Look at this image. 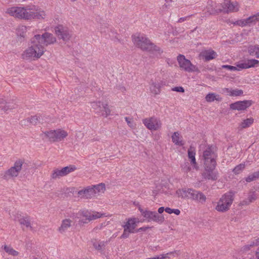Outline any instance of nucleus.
<instances>
[{"instance_id": "nucleus-39", "label": "nucleus", "mask_w": 259, "mask_h": 259, "mask_svg": "<svg viewBox=\"0 0 259 259\" xmlns=\"http://www.w3.org/2000/svg\"><path fill=\"white\" fill-rule=\"evenodd\" d=\"M253 122V119L250 118L244 120L240 124L241 128H245L250 126Z\"/></svg>"}, {"instance_id": "nucleus-10", "label": "nucleus", "mask_w": 259, "mask_h": 259, "mask_svg": "<svg viewBox=\"0 0 259 259\" xmlns=\"http://www.w3.org/2000/svg\"><path fill=\"white\" fill-rule=\"evenodd\" d=\"M34 41L40 42V44H44V46H48L56 43L57 39L53 34L49 32H45L42 35H35Z\"/></svg>"}, {"instance_id": "nucleus-49", "label": "nucleus", "mask_w": 259, "mask_h": 259, "mask_svg": "<svg viewBox=\"0 0 259 259\" xmlns=\"http://www.w3.org/2000/svg\"><path fill=\"white\" fill-rule=\"evenodd\" d=\"M222 68L224 69H226L230 71H237L239 70V69H238V68L233 66H231L229 65H223L222 66Z\"/></svg>"}, {"instance_id": "nucleus-11", "label": "nucleus", "mask_w": 259, "mask_h": 259, "mask_svg": "<svg viewBox=\"0 0 259 259\" xmlns=\"http://www.w3.org/2000/svg\"><path fill=\"white\" fill-rule=\"evenodd\" d=\"M6 13L9 16L19 19L25 20V7H12L6 10Z\"/></svg>"}, {"instance_id": "nucleus-34", "label": "nucleus", "mask_w": 259, "mask_h": 259, "mask_svg": "<svg viewBox=\"0 0 259 259\" xmlns=\"http://www.w3.org/2000/svg\"><path fill=\"white\" fill-rule=\"evenodd\" d=\"M3 249L9 255H12L13 256H18L19 254V252L14 249L11 246L7 245H4L3 247Z\"/></svg>"}, {"instance_id": "nucleus-53", "label": "nucleus", "mask_w": 259, "mask_h": 259, "mask_svg": "<svg viewBox=\"0 0 259 259\" xmlns=\"http://www.w3.org/2000/svg\"><path fill=\"white\" fill-rule=\"evenodd\" d=\"M172 90L174 91L178 92H181V93L184 92V89L182 87H175V88H174L172 89Z\"/></svg>"}, {"instance_id": "nucleus-30", "label": "nucleus", "mask_w": 259, "mask_h": 259, "mask_svg": "<svg viewBox=\"0 0 259 259\" xmlns=\"http://www.w3.org/2000/svg\"><path fill=\"white\" fill-rule=\"evenodd\" d=\"M64 175L63 174V171L62 168L59 169L56 168L54 169L51 174V178L53 180H57L59 179L62 177H64Z\"/></svg>"}, {"instance_id": "nucleus-64", "label": "nucleus", "mask_w": 259, "mask_h": 259, "mask_svg": "<svg viewBox=\"0 0 259 259\" xmlns=\"http://www.w3.org/2000/svg\"><path fill=\"white\" fill-rule=\"evenodd\" d=\"M166 3H168L169 2H170L171 0H165Z\"/></svg>"}, {"instance_id": "nucleus-27", "label": "nucleus", "mask_w": 259, "mask_h": 259, "mask_svg": "<svg viewBox=\"0 0 259 259\" xmlns=\"http://www.w3.org/2000/svg\"><path fill=\"white\" fill-rule=\"evenodd\" d=\"M195 155V148L191 145L188 150V156L190 160L191 164L194 165L196 164Z\"/></svg>"}, {"instance_id": "nucleus-20", "label": "nucleus", "mask_w": 259, "mask_h": 259, "mask_svg": "<svg viewBox=\"0 0 259 259\" xmlns=\"http://www.w3.org/2000/svg\"><path fill=\"white\" fill-rule=\"evenodd\" d=\"M15 104H12L11 100L6 98L5 97H0V108L4 110H8L15 108Z\"/></svg>"}, {"instance_id": "nucleus-22", "label": "nucleus", "mask_w": 259, "mask_h": 259, "mask_svg": "<svg viewBox=\"0 0 259 259\" xmlns=\"http://www.w3.org/2000/svg\"><path fill=\"white\" fill-rule=\"evenodd\" d=\"M190 198L201 203H204L206 199V196L202 192L194 189Z\"/></svg>"}, {"instance_id": "nucleus-59", "label": "nucleus", "mask_w": 259, "mask_h": 259, "mask_svg": "<svg viewBox=\"0 0 259 259\" xmlns=\"http://www.w3.org/2000/svg\"><path fill=\"white\" fill-rule=\"evenodd\" d=\"M119 90H120L121 92H123L124 91H126V89L124 87H120V88H119Z\"/></svg>"}, {"instance_id": "nucleus-6", "label": "nucleus", "mask_w": 259, "mask_h": 259, "mask_svg": "<svg viewBox=\"0 0 259 259\" xmlns=\"http://www.w3.org/2000/svg\"><path fill=\"white\" fill-rule=\"evenodd\" d=\"M25 20L44 19L46 17V12L37 6H27L25 7Z\"/></svg>"}, {"instance_id": "nucleus-40", "label": "nucleus", "mask_w": 259, "mask_h": 259, "mask_svg": "<svg viewBox=\"0 0 259 259\" xmlns=\"http://www.w3.org/2000/svg\"><path fill=\"white\" fill-rule=\"evenodd\" d=\"M227 93L231 96H238L243 94V91L239 89L229 90L226 89Z\"/></svg>"}, {"instance_id": "nucleus-35", "label": "nucleus", "mask_w": 259, "mask_h": 259, "mask_svg": "<svg viewBox=\"0 0 259 259\" xmlns=\"http://www.w3.org/2000/svg\"><path fill=\"white\" fill-rule=\"evenodd\" d=\"M103 217H106L105 213H101V212H97L95 211H91L89 222L97 220Z\"/></svg>"}, {"instance_id": "nucleus-46", "label": "nucleus", "mask_w": 259, "mask_h": 259, "mask_svg": "<svg viewBox=\"0 0 259 259\" xmlns=\"http://www.w3.org/2000/svg\"><path fill=\"white\" fill-rule=\"evenodd\" d=\"M79 214H80V216L85 218L86 220L89 222L91 211H89L88 210H80L79 211Z\"/></svg>"}, {"instance_id": "nucleus-41", "label": "nucleus", "mask_w": 259, "mask_h": 259, "mask_svg": "<svg viewBox=\"0 0 259 259\" xmlns=\"http://www.w3.org/2000/svg\"><path fill=\"white\" fill-rule=\"evenodd\" d=\"M245 167V163H240L236 165L233 169L232 171L234 174L237 175L242 172Z\"/></svg>"}, {"instance_id": "nucleus-4", "label": "nucleus", "mask_w": 259, "mask_h": 259, "mask_svg": "<svg viewBox=\"0 0 259 259\" xmlns=\"http://www.w3.org/2000/svg\"><path fill=\"white\" fill-rule=\"evenodd\" d=\"M45 137L51 143L63 141L68 136L67 131L63 128L49 130L44 133Z\"/></svg>"}, {"instance_id": "nucleus-43", "label": "nucleus", "mask_w": 259, "mask_h": 259, "mask_svg": "<svg viewBox=\"0 0 259 259\" xmlns=\"http://www.w3.org/2000/svg\"><path fill=\"white\" fill-rule=\"evenodd\" d=\"M249 52L250 55L254 54L256 57L259 58V45H255L250 47Z\"/></svg>"}, {"instance_id": "nucleus-31", "label": "nucleus", "mask_w": 259, "mask_h": 259, "mask_svg": "<svg viewBox=\"0 0 259 259\" xmlns=\"http://www.w3.org/2000/svg\"><path fill=\"white\" fill-rule=\"evenodd\" d=\"M256 199V195L255 191H250L248 196V198L246 200L242 201L241 202L242 205H248L250 202L254 201Z\"/></svg>"}, {"instance_id": "nucleus-50", "label": "nucleus", "mask_w": 259, "mask_h": 259, "mask_svg": "<svg viewBox=\"0 0 259 259\" xmlns=\"http://www.w3.org/2000/svg\"><path fill=\"white\" fill-rule=\"evenodd\" d=\"M237 68H239L240 69H247V66L246 62V60L242 62H239L237 64Z\"/></svg>"}, {"instance_id": "nucleus-8", "label": "nucleus", "mask_w": 259, "mask_h": 259, "mask_svg": "<svg viewBox=\"0 0 259 259\" xmlns=\"http://www.w3.org/2000/svg\"><path fill=\"white\" fill-rule=\"evenodd\" d=\"M91 108L97 113H101L102 115L107 117L111 113V110L107 104L101 101H94L90 103Z\"/></svg>"}, {"instance_id": "nucleus-9", "label": "nucleus", "mask_w": 259, "mask_h": 259, "mask_svg": "<svg viewBox=\"0 0 259 259\" xmlns=\"http://www.w3.org/2000/svg\"><path fill=\"white\" fill-rule=\"evenodd\" d=\"M177 61L179 66L182 70L188 72H192L196 71V66L192 64L191 61L186 59L185 56L179 55L177 57Z\"/></svg>"}, {"instance_id": "nucleus-60", "label": "nucleus", "mask_w": 259, "mask_h": 259, "mask_svg": "<svg viewBox=\"0 0 259 259\" xmlns=\"http://www.w3.org/2000/svg\"><path fill=\"white\" fill-rule=\"evenodd\" d=\"M256 259H259V247L257 248L256 251Z\"/></svg>"}, {"instance_id": "nucleus-7", "label": "nucleus", "mask_w": 259, "mask_h": 259, "mask_svg": "<svg viewBox=\"0 0 259 259\" xmlns=\"http://www.w3.org/2000/svg\"><path fill=\"white\" fill-rule=\"evenodd\" d=\"M200 152L201 150L199 151ZM201 160L204 165L217 164V155L214 151L212 146H208L202 152Z\"/></svg>"}, {"instance_id": "nucleus-38", "label": "nucleus", "mask_w": 259, "mask_h": 259, "mask_svg": "<svg viewBox=\"0 0 259 259\" xmlns=\"http://www.w3.org/2000/svg\"><path fill=\"white\" fill-rule=\"evenodd\" d=\"M205 100L208 102H212L214 100L220 101V98L219 95L214 93H209L206 96Z\"/></svg>"}, {"instance_id": "nucleus-56", "label": "nucleus", "mask_w": 259, "mask_h": 259, "mask_svg": "<svg viewBox=\"0 0 259 259\" xmlns=\"http://www.w3.org/2000/svg\"><path fill=\"white\" fill-rule=\"evenodd\" d=\"M254 243L255 241L254 240H252L250 242V243L248 244L249 245L250 248L254 246H255V244Z\"/></svg>"}, {"instance_id": "nucleus-19", "label": "nucleus", "mask_w": 259, "mask_h": 259, "mask_svg": "<svg viewBox=\"0 0 259 259\" xmlns=\"http://www.w3.org/2000/svg\"><path fill=\"white\" fill-rule=\"evenodd\" d=\"M139 210L142 213V215L148 221H156L159 219V215L156 212L144 210L141 207L139 208Z\"/></svg>"}, {"instance_id": "nucleus-13", "label": "nucleus", "mask_w": 259, "mask_h": 259, "mask_svg": "<svg viewBox=\"0 0 259 259\" xmlns=\"http://www.w3.org/2000/svg\"><path fill=\"white\" fill-rule=\"evenodd\" d=\"M55 33L59 39L64 41H69L72 37L71 31L62 25H59L55 28Z\"/></svg>"}, {"instance_id": "nucleus-54", "label": "nucleus", "mask_w": 259, "mask_h": 259, "mask_svg": "<svg viewBox=\"0 0 259 259\" xmlns=\"http://www.w3.org/2000/svg\"><path fill=\"white\" fill-rule=\"evenodd\" d=\"M190 17H191V16H186L185 17H181L178 20V22L182 23L185 21L188 20L189 19Z\"/></svg>"}, {"instance_id": "nucleus-26", "label": "nucleus", "mask_w": 259, "mask_h": 259, "mask_svg": "<svg viewBox=\"0 0 259 259\" xmlns=\"http://www.w3.org/2000/svg\"><path fill=\"white\" fill-rule=\"evenodd\" d=\"M139 222V220L136 218L129 219L125 225L123 226V227L124 228L127 229V230L134 233V230L137 227V223Z\"/></svg>"}, {"instance_id": "nucleus-61", "label": "nucleus", "mask_w": 259, "mask_h": 259, "mask_svg": "<svg viewBox=\"0 0 259 259\" xmlns=\"http://www.w3.org/2000/svg\"><path fill=\"white\" fill-rule=\"evenodd\" d=\"M255 241V246L259 245V238L253 240Z\"/></svg>"}, {"instance_id": "nucleus-48", "label": "nucleus", "mask_w": 259, "mask_h": 259, "mask_svg": "<svg viewBox=\"0 0 259 259\" xmlns=\"http://www.w3.org/2000/svg\"><path fill=\"white\" fill-rule=\"evenodd\" d=\"M177 254V253L176 251L175 252H170L169 253H166L165 254L163 253V259H166L167 258H171L172 257L175 256V255Z\"/></svg>"}, {"instance_id": "nucleus-62", "label": "nucleus", "mask_w": 259, "mask_h": 259, "mask_svg": "<svg viewBox=\"0 0 259 259\" xmlns=\"http://www.w3.org/2000/svg\"><path fill=\"white\" fill-rule=\"evenodd\" d=\"M257 17H258V19H257V22H258V24H257V29H258V30L259 31V12L257 13Z\"/></svg>"}, {"instance_id": "nucleus-23", "label": "nucleus", "mask_w": 259, "mask_h": 259, "mask_svg": "<svg viewBox=\"0 0 259 259\" xmlns=\"http://www.w3.org/2000/svg\"><path fill=\"white\" fill-rule=\"evenodd\" d=\"M200 56L205 61H209L214 59L217 55L213 50L209 49L202 52Z\"/></svg>"}, {"instance_id": "nucleus-45", "label": "nucleus", "mask_w": 259, "mask_h": 259, "mask_svg": "<svg viewBox=\"0 0 259 259\" xmlns=\"http://www.w3.org/2000/svg\"><path fill=\"white\" fill-rule=\"evenodd\" d=\"M128 126L132 129H135L136 128V123L133 118L129 117H125L124 118Z\"/></svg>"}, {"instance_id": "nucleus-36", "label": "nucleus", "mask_w": 259, "mask_h": 259, "mask_svg": "<svg viewBox=\"0 0 259 259\" xmlns=\"http://www.w3.org/2000/svg\"><path fill=\"white\" fill-rule=\"evenodd\" d=\"M259 178V169L258 170L250 174L247 177L244 178L245 181L247 183L255 181Z\"/></svg>"}, {"instance_id": "nucleus-28", "label": "nucleus", "mask_w": 259, "mask_h": 259, "mask_svg": "<svg viewBox=\"0 0 259 259\" xmlns=\"http://www.w3.org/2000/svg\"><path fill=\"white\" fill-rule=\"evenodd\" d=\"M150 90L151 94L156 96L160 94L161 92V84L159 82H154L151 84L150 87Z\"/></svg>"}, {"instance_id": "nucleus-17", "label": "nucleus", "mask_w": 259, "mask_h": 259, "mask_svg": "<svg viewBox=\"0 0 259 259\" xmlns=\"http://www.w3.org/2000/svg\"><path fill=\"white\" fill-rule=\"evenodd\" d=\"M94 191L91 186H88L79 190L77 192V196L81 199H90L94 198Z\"/></svg>"}, {"instance_id": "nucleus-12", "label": "nucleus", "mask_w": 259, "mask_h": 259, "mask_svg": "<svg viewBox=\"0 0 259 259\" xmlns=\"http://www.w3.org/2000/svg\"><path fill=\"white\" fill-rule=\"evenodd\" d=\"M217 164L204 165V170L202 176L206 180L215 181L218 178V173L214 171Z\"/></svg>"}, {"instance_id": "nucleus-3", "label": "nucleus", "mask_w": 259, "mask_h": 259, "mask_svg": "<svg viewBox=\"0 0 259 259\" xmlns=\"http://www.w3.org/2000/svg\"><path fill=\"white\" fill-rule=\"evenodd\" d=\"M34 40V36L31 39V46L26 49L22 54L25 60L37 59L44 54L45 48L40 42Z\"/></svg>"}, {"instance_id": "nucleus-55", "label": "nucleus", "mask_w": 259, "mask_h": 259, "mask_svg": "<svg viewBox=\"0 0 259 259\" xmlns=\"http://www.w3.org/2000/svg\"><path fill=\"white\" fill-rule=\"evenodd\" d=\"M242 249H243V250H244V251H246V250H247L250 249V247H249V245L247 244V245H244V246L242 247Z\"/></svg>"}, {"instance_id": "nucleus-58", "label": "nucleus", "mask_w": 259, "mask_h": 259, "mask_svg": "<svg viewBox=\"0 0 259 259\" xmlns=\"http://www.w3.org/2000/svg\"><path fill=\"white\" fill-rule=\"evenodd\" d=\"M146 259H162V256H154V257H152L147 258Z\"/></svg>"}, {"instance_id": "nucleus-63", "label": "nucleus", "mask_w": 259, "mask_h": 259, "mask_svg": "<svg viewBox=\"0 0 259 259\" xmlns=\"http://www.w3.org/2000/svg\"><path fill=\"white\" fill-rule=\"evenodd\" d=\"M158 211L159 213H162V207L158 208Z\"/></svg>"}, {"instance_id": "nucleus-52", "label": "nucleus", "mask_w": 259, "mask_h": 259, "mask_svg": "<svg viewBox=\"0 0 259 259\" xmlns=\"http://www.w3.org/2000/svg\"><path fill=\"white\" fill-rule=\"evenodd\" d=\"M38 120V119L37 116H33L30 117L28 121H29L30 123H31L33 124H36Z\"/></svg>"}, {"instance_id": "nucleus-42", "label": "nucleus", "mask_w": 259, "mask_h": 259, "mask_svg": "<svg viewBox=\"0 0 259 259\" xmlns=\"http://www.w3.org/2000/svg\"><path fill=\"white\" fill-rule=\"evenodd\" d=\"M247 68L254 67L259 65V61L256 59H249L246 60Z\"/></svg>"}, {"instance_id": "nucleus-21", "label": "nucleus", "mask_w": 259, "mask_h": 259, "mask_svg": "<svg viewBox=\"0 0 259 259\" xmlns=\"http://www.w3.org/2000/svg\"><path fill=\"white\" fill-rule=\"evenodd\" d=\"M72 221L70 219H65L62 221L60 226L58 228V231L60 234L66 233L71 227Z\"/></svg>"}, {"instance_id": "nucleus-18", "label": "nucleus", "mask_w": 259, "mask_h": 259, "mask_svg": "<svg viewBox=\"0 0 259 259\" xmlns=\"http://www.w3.org/2000/svg\"><path fill=\"white\" fill-rule=\"evenodd\" d=\"M257 13L256 15L250 16L249 17L235 21L234 24L243 27L245 26H251L256 21H257Z\"/></svg>"}, {"instance_id": "nucleus-15", "label": "nucleus", "mask_w": 259, "mask_h": 259, "mask_svg": "<svg viewBox=\"0 0 259 259\" xmlns=\"http://www.w3.org/2000/svg\"><path fill=\"white\" fill-rule=\"evenodd\" d=\"M143 123L150 130H157L160 124V121L154 117L144 119Z\"/></svg>"}, {"instance_id": "nucleus-47", "label": "nucleus", "mask_w": 259, "mask_h": 259, "mask_svg": "<svg viewBox=\"0 0 259 259\" xmlns=\"http://www.w3.org/2000/svg\"><path fill=\"white\" fill-rule=\"evenodd\" d=\"M165 210V211L169 214H171L172 213H174L176 215H179L180 213V210L178 209H171L169 207H166V208H164L163 207V211Z\"/></svg>"}, {"instance_id": "nucleus-37", "label": "nucleus", "mask_w": 259, "mask_h": 259, "mask_svg": "<svg viewBox=\"0 0 259 259\" xmlns=\"http://www.w3.org/2000/svg\"><path fill=\"white\" fill-rule=\"evenodd\" d=\"M62 168L64 177L74 172L76 170L77 168L74 165H69L67 166L64 167Z\"/></svg>"}, {"instance_id": "nucleus-33", "label": "nucleus", "mask_w": 259, "mask_h": 259, "mask_svg": "<svg viewBox=\"0 0 259 259\" xmlns=\"http://www.w3.org/2000/svg\"><path fill=\"white\" fill-rule=\"evenodd\" d=\"M18 222L19 224L21 225L25 226L26 228H29L31 230H32V227L31 225L30 220L29 217H23L20 218Z\"/></svg>"}, {"instance_id": "nucleus-25", "label": "nucleus", "mask_w": 259, "mask_h": 259, "mask_svg": "<svg viewBox=\"0 0 259 259\" xmlns=\"http://www.w3.org/2000/svg\"><path fill=\"white\" fill-rule=\"evenodd\" d=\"M193 192V189L184 188L178 190L176 192V193L179 197L183 198H190L191 195V193H192Z\"/></svg>"}, {"instance_id": "nucleus-1", "label": "nucleus", "mask_w": 259, "mask_h": 259, "mask_svg": "<svg viewBox=\"0 0 259 259\" xmlns=\"http://www.w3.org/2000/svg\"><path fill=\"white\" fill-rule=\"evenodd\" d=\"M31 163L26 161L24 158H17L14 162L13 165L5 170L2 175V179L6 181L14 180L20 175L21 171L28 170Z\"/></svg>"}, {"instance_id": "nucleus-16", "label": "nucleus", "mask_w": 259, "mask_h": 259, "mask_svg": "<svg viewBox=\"0 0 259 259\" xmlns=\"http://www.w3.org/2000/svg\"><path fill=\"white\" fill-rule=\"evenodd\" d=\"M252 102L251 100H244L236 102L230 105V108L232 110H237L238 111L244 110L252 104Z\"/></svg>"}, {"instance_id": "nucleus-57", "label": "nucleus", "mask_w": 259, "mask_h": 259, "mask_svg": "<svg viewBox=\"0 0 259 259\" xmlns=\"http://www.w3.org/2000/svg\"><path fill=\"white\" fill-rule=\"evenodd\" d=\"M102 225H103L102 224L100 227H96L95 228H94L93 231L97 232V231L101 229Z\"/></svg>"}, {"instance_id": "nucleus-44", "label": "nucleus", "mask_w": 259, "mask_h": 259, "mask_svg": "<svg viewBox=\"0 0 259 259\" xmlns=\"http://www.w3.org/2000/svg\"><path fill=\"white\" fill-rule=\"evenodd\" d=\"M27 31V27L25 26H19L16 29L17 34L21 37H24Z\"/></svg>"}, {"instance_id": "nucleus-24", "label": "nucleus", "mask_w": 259, "mask_h": 259, "mask_svg": "<svg viewBox=\"0 0 259 259\" xmlns=\"http://www.w3.org/2000/svg\"><path fill=\"white\" fill-rule=\"evenodd\" d=\"M93 190L94 191V197H96L97 196L103 194L106 190L105 185L103 183H100L98 185L91 186Z\"/></svg>"}, {"instance_id": "nucleus-29", "label": "nucleus", "mask_w": 259, "mask_h": 259, "mask_svg": "<svg viewBox=\"0 0 259 259\" xmlns=\"http://www.w3.org/2000/svg\"><path fill=\"white\" fill-rule=\"evenodd\" d=\"M93 245L95 249L98 251H102L105 247L106 242L101 240H94L92 241Z\"/></svg>"}, {"instance_id": "nucleus-5", "label": "nucleus", "mask_w": 259, "mask_h": 259, "mask_svg": "<svg viewBox=\"0 0 259 259\" xmlns=\"http://www.w3.org/2000/svg\"><path fill=\"white\" fill-rule=\"evenodd\" d=\"M234 198V193L233 191L226 193L220 198L215 206V209L222 212L228 211L233 202Z\"/></svg>"}, {"instance_id": "nucleus-32", "label": "nucleus", "mask_w": 259, "mask_h": 259, "mask_svg": "<svg viewBox=\"0 0 259 259\" xmlns=\"http://www.w3.org/2000/svg\"><path fill=\"white\" fill-rule=\"evenodd\" d=\"M171 138L172 142L175 143V145L179 146H183L184 145L182 138V137L180 136L178 132H175L173 134Z\"/></svg>"}, {"instance_id": "nucleus-2", "label": "nucleus", "mask_w": 259, "mask_h": 259, "mask_svg": "<svg viewBox=\"0 0 259 259\" xmlns=\"http://www.w3.org/2000/svg\"><path fill=\"white\" fill-rule=\"evenodd\" d=\"M132 37L133 42L137 48L153 55H160V47L153 43L148 37L140 34L134 35Z\"/></svg>"}, {"instance_id": "nucleus-51", "label": "nucleus", "mask_w": 259, "mask_h": 259, "mask_svg": "<svg viewBox=\"0 0 259 259\" xmlns=\"http://www.w3.org/2000/svg\"><path fill=\"white\" fill-rule=\"evenodd\" d=\"M130 233H133L131 231L127 230V229L124 228V231L121 236L122 238H126L128 237Z\"/></svg>"}, {"instance_id": "nucleus-14", "label": "nucleus", "mask_w": 259, "mask_h": 259, "mask_svg": "<svg viewBox=\"0 0 259 259\" xmlns=\"http://www.w3.org/2000/svg\"><path fill=\"white\" fill-rule=\"evenodd\" d=\"M218 6L221 7V8H218L220 12L227 13L237 12L239 10L237 2H231L230 0H224V2Z\"/></svg>"}]
</instances>
